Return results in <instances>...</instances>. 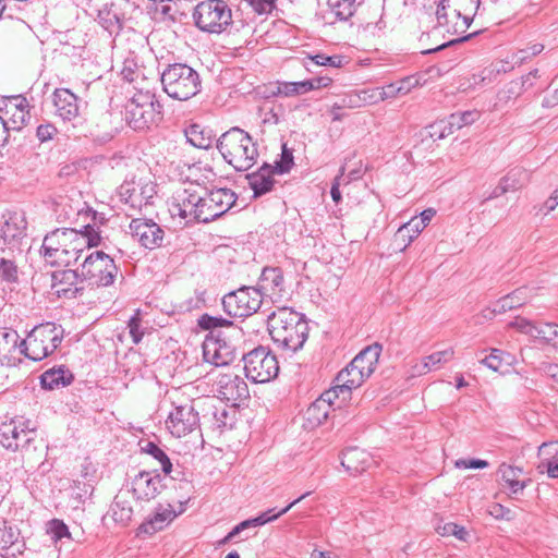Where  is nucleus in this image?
Instances as JSON below:
<instances>
[{"mask_svg": "<svg viewBox=\"0 0 558 558\" xmlns=\"http://www.w3.org/2000/svg\"><path fill=\"white\" fill-rule=\"evenodd\" d=\"M478 118L480 113L477 111H464L452 113L448 119L449 124L457 131L465 125L474 123Z\"/></svg>", "mask_w": 558, "mask_h": 558, "instance_id": "51", "label": "nucleus"}, {"mask_svg": "<svg viewBox=\"0 0 558 558\" xmlns=\"http://www.w3.org/2000/svg\"><path fill=\"white\" fill-rule=\"evenodd\" d=\"M268 330L278 348L295 353L303 348L308 325L303 314L290 307H278L267 317Z\"/></svg>", "mask_w": 558, "mask_h": 558, "instance_id": "2", "label": "nucleus"}, {"mask_svg": "<svg viewBox=\"0 0 558 558\" xmlns=\"http://www.w3.org/2000/svg\"><path fill=\"white\" fill-rule=\"evenodd\" d=\"M47 534L50 536V539L53 544H56L63 537L71 536L68 526L63 523V521L58 519H53L48 522Z\"/></svg>", "mask_w": 558, "mask_h": 558, "instance_id": "53", "label": "nucleus"}, {"mask_svg": "<svg viewBox=\"0 0 558 558\" xmlns=\"http://www.w3.org/2000/svg\"><path fill=\"white\" fill-rule=\"evenodd\" d=\"M424 229L425 226L420 223L417 217H414L398 229L396 239H401L404 242L403 248H405Z\"/></svg>", "mask_w": 558, "mask_h": 558, "instance_id": "42", "label": "nucleus"}, {"mask_svg": "<svg viewBox=\"0 0 558 558\" xmlns=\"http://www.w3.org/2000/svg\"><path fill=\"white\" fill-rule=\"evenodd\" d=\"M160 80L163 92L172 99L180 101L191 99L202 89L198 72L185 63L167 65Z\"/></svg>", "mask_w": 558, "mask_h": 558, "instance_id": "4", "label": "nucleus"}, {"mask_svg": "<svg viewBox=\"0 0 558 558\" xmlns=\"http://www.w3.org/2000/svg\"><path fill=\"white\" fill-rule=\"evenodd\" d=\"M310 494H311L310 492L303 494L301 497H299L298 499H295L292 502H290L287 507L281 509L279 512L275 513V509H269V510L263 512L262 514H259L258 517L252 518L251 519L252 525H254V527H257V526H262V525H264L266 523L275 521L276 519L281 517L282 514L287 513L293 506L299 504L302 499L307 497Z\"/></svg>", "mask_w": 558, "mask_h": 558, "instance_id": "44", "label": "nucleus"}, {"mask_svg": "<svg viewBox=\"0 0 558 558\" xmlns=\"http://www.w3.org/2000/svg\"><path fill=\"white\" fill-rule=\"evenodd\" d=\"M57 132V128L53 124L44 123L37 126L36 136L41 143H44L52 140Z\"/></svg>", "mask_w": 558, "mask_h": 558, "instance_id": "64", "label": "nucleus"}, {"mask_svg": "<svg viewBox=\"0 0 558 558\" xmlns=\"http://www.w3.org/2000/svg\"><path fill=\"white\" fill-rule=\"evenodd\" d=\"M436 531L441 536L453 535L460 541H465L466 535H468V532L465 531V529L463 526H460L452 522H448L442 525H438L436 527Z\"/></svg>", "mask_w": 558, "mask_h": 558, "instance_id": "55", "label": "nucleus"}, {"mask_svg": "<svg viewBox=\"0 0 558 558\" xmlns=\"http://www.w3.org/2000/svg\"><path fill=\"white\" fill-rule=\"evenodd\" d=\"M21 339L16 330L0 328V364L16 366L21 363Z\"/></svg>", "mask_w": 558, "mask_h": 558, "instance_id": "23", "label": "nucleus"}, {"mask_svg": "<svg viewBox=\"0 0 558 558\" xmlns=\"http://www.w3.org/2000/svg\"><path fill=\"white\" fill-rule=\"evenodd\" d=\"M381 345L379 343L371 344L364 348L352 361L353 366L361 369V372L369 377L378 363Z\"/></svg>", "mask_w": 558, "mask_h": 558, "instance_id": "33", "label": "nucleus"}, {"mask_svg": "<svg viewBox=\"0 0 558 558\" xmlns=\"http://www.w3.org/2000/svg\"><path fill=\"white\" fill-rule=\"evenodd\" d=\"M242 337L231 331L214 332L207 336L203 343L204 360L216 366H223L231 363L235 355V340Z\"/></svg>", "mask_w": 558, "mask_h": 558, "instance_id": "10", "label": "nucleus"}, {"mask_svg": "<svg viewBox=\"0 0 558 558\" xmlns=\"http://www.w3.org/2000/svg\"><path fill=\"white\" fill-rule=\"evenodd\" d=\"M163 107L149 90H138L125 108V119L134 130H144L162 119Z\"/></svg>", "mask_w": 558, "mask_h": 558, "instance_id": "6", "label": "nucleus"}, {"mask_svg": "<svg viewBox=\"0 0 558 558\" xmlns=\"http://www.w3.org/2000/svg\"><path fill=\"white\" fill-rule=\"evenodd\" d=\"M556 338H558V325L545 323L536 326L534 339L546 344L556 345L554 342Z\"/></svg>", "mask_w": 558, "mask_h": 558, "instance_id": "50", "label": "nucleus"}, {"mask_svg": "<svg viewBox=\"0 0 558 558\" xmlns=\"http://www.w3.org/2000/svg\"><path fill=\"white\" fill-rule=\"evenodd\" d=\"M73 380L72 373L64 366L53 367L43 373L40 384L43 388L53 390L70 385Z\"/></svg>", "mask_w": 558, "mask_h": 558, "instance_id": "34", "label": "nucleus"}, {"mask_svg": "<svg viewBox=\"0 0 558 558\" xmlns=\"http://www.w3.org/2000/svg\"><path fill=\"white\" fill-rule=\"evenodd\" d=\"M166 426L177 438L184 437L199 426V415L193 402L175 405L168 414Z\"/></svg>", "mask_w": 558, "mask_h": 558, "instance_id": "13", "label": "nucleus"}, {"mask_svg": "<svg viewBox=\"0 0 558 558\" xmlns=\"http://www.w3.org/2000/svg\"><path fill=\"white\" fill-rule=\"evenodd\" d=\"M277 173L272 166L264 163L256 172L246 175L250 187L254 191V196H260L270 192L275 180L272 175Z\"/></svg>", "mask_w": 558, "mask_h": 558, "instance_id": "30", "label": "nucleus"}, {"mask_svg": "<svg viewBox=\"0 0 558 558\" xmlns=\"http://www.w3.org/2000/svg\"><path fill=\"white\" fill-rule=\"evenodd\" d=\"M454 351L452 348H447L441 351L434 352L423 359L422 368L420 374H425L429 371L439 368L442 364L448 363L453 359Z\"/></svg>", "mask_w": 558, "mask_h": 558, "instance_id": "41", "label": "nucleus"}, {"mask_svg": "<svg viewBox=\"0 0 558 558\" xmlns=\"http://www.w3.org/2000/svg\"><path fill=\"white\" fill-rule=\"evenodd\" d=\"M498 473L500 474L502 481L507 484L508 488L512 494L522 493L523 489L529 485L531 480L521 481L520 476L523 473V470L519 466L509 465L506 463H501Z\"/></svg>", "mask_w": 558, "mask_h": 558, "instance_id": "36", "label": "nucleus"}, {"mask_svg": "<svg viewBox=\"0 0 558 558\" xmlns=\"http://www.w3.org/2000/svg\"><path fill=\"white\" fill-rule=\"evenodd\" d=\"M216 147L223 160L236 171H247L258 157L256 143L244 130L234 126L221 134Z\"/></svg>", "mask_w": 558, "mask_h": 558, "instance_id": "3", "label": "nucleus"}, {"mask_svg": "<svg viewBox=\"0 0 558 558\" xmlns=\"http://www.w3.org/2000/svg\"><path fill=\"white\" fill-rule=\"evenodd\" d=\"M19 531L10 525H7V522L0 521V550L8 551L12 548L19 538Z\"/></svg>", "mask_w": 558, "mask_h": 558, "instance_id": "49", "label": "nucleus"}, {"mask_svg": "<svg viewBox=\"0 0 558 558\" xmlns=\"http://www.w3.org/2000/svg\"><path fill=\"white\" fill-rule=\"evenodd\" d=\"M133 515V508L124 494H119L116 496L112 505H111V517L112 519L125 526L130 523Z\"/></svg>", "mask_w": 558, "mask_h": 558, "instance_id": "38", "label": "nucleus"}, {"mask_svg": "<svg viewBox=\"0 0 558 558\" xmlns=\"http://www.w3.org/2000/svg\"><path fill=\"white\" fill-rule=\"evenodd\" d=\"M529 178L530 174L525 169L518 167L511 169L494 189L489 198L499 197L509 191H515L523 187L529 182Z\"/></svg>", "mask_w": 558, "mask_h": 558, "instance_id": "31", "label": "nucleus"}, {"mask_svg": "<svg viewBox=\"0 0 558 558\" xmlns=\"http://www.w3.org/2000/svg\"><path fill=\"white\" fill-rule=\"evenodd\" d=\"M63 339V329L54 323H46L35 326L21 340L22 355L32 361H41L61 344Z\"/></svg>", "mask_w": 558, "mask_h": 558, "instance_id": "5", "label": "nucleus"}, {"mask_svg": "<svg viewBox=\"0 0 558 558\" xmlns=\"http://www.w3.org/2000/svg\"><path fill=\"white\" fill-rule=\"evenodd\" d=\"M293 166V155L292 151L289 150L286 145L282 146V154L279 161H276V165L272 169L279 173L283 174L290 171Z\"/></svg>", "mask_w": 558, "mask_h": 558, "instance_id": "57", "label": "nucleus"}, {"mask_svg": "<svg viewBox=\"0 0 558 558\" xmlns=\"http://www.w3.org/2000/svg\"><path fill=\"white\" fill-rule=\"evenodd\" d=\"M52 96L56 114L63 121H72L78 117V98L70 89L57 88Z\"/></svg>", "mask_w": 558, "mask_h": 558, "instance_id": "27", "label": "nucleus"}, {"mask_svg": "<svg viewBox=\"0 0 558 558\" xmlns=\"http://www.w3.org/2000/svg\"><path fill=\"white\" fill-rule=\"evenodd\" d=\"M313 90V84L308 80L301 82H281L278 83L277 95H283L286 97L302 95Z\"/></svg>", "mask_w": 558, "mask_h": 558, "instance_id": "43", "label": "nucleus"}, {"mask_svg": "<svg viewBox=\"0 0 558 558\" xmlns=\"http://www.w3.org/2000/svg\"><path fill=\"white\" fill-rule=\"evenodd\" d=\"M258 14L271 13L277 0H245Z\"/></svg>", "mask_w": 558, "mask_h": 558, "instance_id": "63", "label": "nucleus"}, {"mask_svg": "<svg viewBox=\"0 0 558 558\" xmlns=\"http://www.w3.org/2000/svg\"><path fill=\"white\" fill-rule=\"evenodd\" d=\"M427 129L429 136L434 140H442L456 131L453 126L449 124V119L435 122Z\"/></svg>", "mask_w": 558, "mask_h": 558, "instance_id": "54", "label": "nucleus"}, {"mask_svg": "<svg viewBox=\"0 0 558 558\" xmlns=\"http://www.w3.org/2000/svg\"><path fill=\"white\" fill-rule=\"evenodd\" d=\"M328 5L340 21H348L355 12V0H328Z\"/></svg>", "mask_w": 558, "mask_h": 558, "instance_id": "47", "label": "nucleus"}, {"mask_svg": "<svg viewBox=\"0 0 558 558\" xmlns=\"http://www.w3.org/2000/svg\"><path fill=\"white\" fill-rule=\"evenodd\" d=\"M202 222L208 223L228 213L235 204L238 196L230 189H215L201 194Z\"/></svg>", "mask_w": 558, "mask_h": 558, "instance_id": "12", "label": "nucleus"}, {"mask_svg": "<svg viewBox=\"0 0 558 558\" xmlns=\"http://www.w3.org/2000/svg\"><path fill=\"white\" fill-rule=\"evenodd\" d=\"M193 19L201 31L220 34L231 24L232 13L223 0H204L195 7Z\"/></svg>", "mask_w": 558, "mask_h": 558, "instance_id": "7", "label": "nucleus"}, {"mask_svg": "<svg viewBox=\"0 0 558 558\" xmlns=\"http://www.w3.org/2000/svg\"><path fill=\"white\" fill-rule=\"evenodd\" d=\"M349 182L350 179L344 177V167H342L339 174L335 178L330 190L331 198L336 204L341 201L340 185L348 184Z\"/></svg>", "mask_w": 558, "mask_h": 558, "instance_id": "60", "label": "nucleus"}, {"mask_svg": "<svg viewBox=\"0 0 558 558\" xmlns=\"http://www.w3.org/2000/svg\"><path fill=\"white\" fill-rule=\"evenodd\" d=\"M215 420V426L218 429L226 428L232 425V418L229 416V411L226 407H221L220 409H216L213 413Z\"/></svg>", "mask_w": 558, "mask_h": 558, "instance_id": "62", "label": "nucleus"}, {"mask_svg": "<svg viewBox=\"0 0 558 558\" xmlns=\"http://www.w3.org/2000/svg\"><path fill=\"white\" fill-rule=\"evenodd\" d=\"M201 201L199 191L196 187L190 186L178 193L169 210L172 216H179L186 219L187 222H202V215L199 213Z\"/></svg>", "mask_w": 558, "mask_h": 558, "instance_id": "15", "label": "nucleus"}, {"mask_svg": "<svg viewBox=\"0 0 558 558\" xmlns=\"http://www.w3.org/2000/svg\"><path fill=\"white\" fill-rule=\"evenodd\" d=\"M19 267L16 263L7 256L0 257V279L5 283H16L19 281Z\"/></svg>", "mask_w": 558, "mask_h": 558, "instance_id": "48", "label": "nucleus"}, {"mask_svg": "<svg viewBox=\"0 0 558 558\" xmlns=\"http://www.w3.org/2000/svg\"><path fill=\"white\" fill-rule=\"evenodd\" d=\"M130 232L141 246L147 250L161 247L165 230L151 219L134 218L129 225Z\"/></svg>", "mask_w": 558, "mask_h": 558, "instance_id": "16", "label": "nucleus"}, {"mask_svg": "<svg viewBox=\"0 0 558 558\" xmlns=\"http://www.w3.org/2000/svg\"><path fill=\"white\" fill-rule=\"evenodd\" d=\"M3 223L0 228V236L4 244L11 245L10 250L25 235L27 221L23 211H8L3 215Z\"/></svg>", "mask_w": 558, "mask_h": 558, "instance_id": "22", "label": "nucleus"}, {"mask_svg": "<svg viewBox=\"0 0 558 558\" xmlns=\"http://www.w3.org/2000/svg\"><path fill=\"white\" fill-rule=\"evenodd\" d=\"M161 481L160 474L142 471L133 478V495L140 500H150L161 492Z\"/></svg>", "mask_w": 558, "mask_h": 558, "instance_id": "26", "label": "nucleus"}, {"mask_svg": "<svg viewBox=\"0 0 558 558\" xmlns=\"http://www.w3.org/2000/svg\"><path fill=\"white\" fill-rule=\"evenodd\" d=\"M536 326L532 320L523 317H517L509 323V327L517 329L519 332L527 335L532 338L535 336Z\"/></svg>", "mask_w": 558, "mask_h": 558, "instance_id": "58", "label": "nucleus"}, {"mask_svg": "<svg viewBox=\"0 0 558 558\" xmlns=\"http://www.w3.org/2000/svg\"><path fill=\"white\" fill-rule=\"evenodd\" d=\"M423 75L422 74H414L407 77H403L402 80L396 82L398 85V88L401 93V95L409 94L412 89L422 86Z\"/></svg>", "mask_w": 558, "mask_h": 558, "instance_id": "56", "label": "nucleus"}, {"mask_svg": "<svg viewBox=\"0 0 558 558\" xmlns=\"http://www.w3.org/2000/svg\"><path fill=\"white\" fill-rule=\"evenodd\" d=\"M451 16L456 19L452 25L453 34H463L469 28L473 15L480 7V0H453Z\"/></svg>", "mask_w": 558, "mask_h": 558, "instance_id": "29", "label": "nucleus"}, {"mask_svg": "<svg viewBox=\"0 0 558 558\" xmlns=\"http://www.w3.org/2000/svg\"><path fill=\"white\" fill-rule=\"evenodd\" d=\"M359 93L360 101L362 107L367 105H375L380 102L379 87L377 88H365Z\"/></svg>", "mask_w": 558, "mask_h": 558, "instance_id": "61", "label": "nucleus"}, {"mask_svg": "<svg viewBox=\"0 0 558 558\" xmlns=\"http://www.w3.org/2000/svg\"><path fill=\"white\" fill-rule=\"evenodd\" d=\"M0 445L8 450L20 451L34 462L44 459L48 448L38 435L36 422L24 416H14L0 424Z\"/></svg>", "mask_w": 558, "mask_h": 558, "instance_id": "1", "label": "nucleus"}, {"mask_svg": "<svg viewBox=\"0 0 558 558\" xmlns=\"http://www.w3.org/2000/svg\"><path fill=\"white\" fill-rule=\"evenodd\" d=\"M338 400V408L344 402H341V397L331 388L324 391L305 411L304 417L307 426L314 428L323 424L329 416L331 411H335V402Z\"/></svg>", "mask_w": 558, "mask_h": 558, "instance_id": "17", "label": "nucleus"}, {"mask_svg": "<svg viewBox=\"0 0 558 558\" xmlns=\"http://www.w3.org/2000/svg\"><path fill=\"white\" fill-rule=\"evenodd\" d=\"M186 140L197 148L207 149L213 145L211 132L199 124H192L185 130Z\"/></svg>", "mask_w": 558, "mask_h": 558, "instance_id": "40", "label": "nucleus"}, {"mask_svg": "<svg viewBox=\"0 0 558 558\" xmlns=\"http://www.w3.org/2000/svg\"><path fill=\"white\" fill-rule=\"evenodd\" d=\"M506 353L498 349H493L490 354L482 360V363L488 368L497 372L499 371L502 361H505ZM507 356H509L507 354Z\"/></svg>", "mask_w": 558, "mask_h": 558, "instance_id": "59", "label": "nucleus"}, {"mask_svg": "<svg viewBox=\"0 0 558 558\" xmlns=\"http://www.w3.org/2000/svg\"><path fill=\"white\" fill-rule=\"evenodd\" d=\"M262 296H269L274 302L281 301L284 296V279L279 267H265L259 277L258 288Z\"/></svg>", "mask_w": 558, "mask_h": 558, "instance_id": "25", "label": "nucleus"}, {"mask_svg": "<svg viewBox=\"0 0 558 558\" xmlns=\"http://www.w3.org/2000/svg\"><path fill=\"white\" fill-rule=\"evenodd\" d=\"M118 271L113 258L102 251H95L85 257L81 276L88 286L100 288L113 284Z\"/></svg>", "mask_w": 558, "mask_h": 558, "instance_id": "8", "label": "nucleus"}, {"mask_svg": "<svg viewBox=\"0 0 558 558\" xmlns=\"http://www.w3.org/2000/svg\"><path fill=\"white\" fill-rule=\"evenodd\" d=\"M368 377L364 375L361 369L353 366L350 362L343 369H341L335 378L332 390L341 397V402H347L351 398L353 389L359 388Z\"/></svg>", "mask_w": 558, "mask_h": 558, "instance_id": "21", "label": "nucleus"}, {"mask_svg": "<svg viewBox=\"0 0 558 558\" xmlns=\"http://www.w3.org/2000/svg\"><path fill=\"white\" fill-rule=\"evenodd\" d=\"M28 101L23 95L11 96L0 100V116L4 117L7 133L21 131L29 120Z\"/></svg>", "mask_w": 558, "mask_h": 558, "instance_id": "14", "label": "nucleus"}, {"mask_svg": "<svg viewBox=\"0 0 558 558\" xmlns=\"http://www.w3.org/2000/svg\"><path fill=\"white\" fill-rule=\"evenodd\" d=\"M530 290L526 287L519 288L513 292L500 298L493 307L494 314H504L508 311L518 308L529 300Z\"/></svg>", "mask_w": 558, "mask_h": 558, "instance_id": "35", "label": "nucleus"}, {"mask_svg": "<svg viewBox=\"0 0 558 558\" xmlns=\"http://www.w3.org/2000/svg\"><path fill=\"white\" fill-rule=\"evenodd\" d=\"M198 326L204 330H209L208 336H213L216 332L231 331L232 333L240 335L241 329L234 325L231 320L210 316L208 314H204L198 319Z\"/></svg>", "mask_w": 558, "mask_h": 558, "instance_id": "37", "label": "nucleus"}, {"mask_svg": "<svg viewBox=\"0 0 558 558\" xmlns=\"http://www.w3.org/2000/svg\"><path fill=\"white\" fill-rule=\"evenodd\" d=\"M216 386L220 397L228 401L236 402L250 396L246 383L234 373L219 374L216 379Z\"/></svg>", "mask_w": 558, "mask_h": 558, "instance_id": "19", "label": "nucleus"}, {"mask_svg": "<svg viewBox=\"0 0 558 558\" xmlns=\"http://www.w3.org/2000/svg\"><path fill=\"white\" fill-rule=\"evenodd\" d=\"M155 194V187L150 183L142 184L135 180L124 181L118 187V195L122 202L130 204L131 207H142L147 205Z\"/></svg>", "mask_w": 558, "mask_h": 558, "instance_id": "20", "label": "nucleus"}, {"mask_svg": "<svg viewBox=\"0 0 558 558\" xmlns=\"http://www.w3.org/2000/svg\"><path fill=\"white\" fill-rule=\"evenodd\" d=\"M52 289L58 296L76 298L85 290L83 276L73 269L56 270L51 275Z\"/></svg>", "mask_w": 558, "mask_h": 558, "instance_id": "18", "label": "nucleus"}, {"mask_svg": "<svg viewBox=\"0 0 558 558\" xmlns=\"http://www.w3.org/2000/svg\"><path fill=\"white\" fill-rule=\"evenodd\" d=\"M311 60L317 65L330 66L336 69L342 68L345 63H348L347 58L341 54L326 56L324 53H317L315 56H312Z\"/></svg>", "mask_w": 558, "mask_h": 558, "instance_id": "52", "label": "nucleus"}, {"mask_svg": "<svg viewBox=\"0 0 558 558\" xmlns=\"http://www.w3.org/2000/svg\"><path fill=\"white\" fill-rule=\"evenodd\" d=\"M310 494H311L310 492L303 494L301 497H299L298 499H295L292 502H290L287 507L281 509L279 512L275 513V509H269V510L263 512L262 514H259L258 517L252 518L251 519L252 525H254V527H257V526H262V525H264L266 523L275 521L276 519L281 517L282 514L287 513L293 506L299 504L302 499L307 497Z\"/></svg>", "mask_w": 558, "mask_h": 558, "instance_id": "45", "label": "nucleus"}, {"mask_svg": "<svg viewBox=\"0 0 558 558\" xmlns=\"http://www.w3.org/2000/svg\"><path fill=\"white\" fill-rule=\"evenodd\" d=\"M185 507L184 502L180 501L179 510H174L173 507L168 505H159L156 508L155 514L151 519H149L145 524V531H160L165 526H167L170 522H172L179 514L184 512Z\"/></svg>", "mask_w": 558, "mask_h": 558, "instance_id": "32", "label": "nucleus"}, {"mask_svg": "<svg viewBox=\"0 0 558 558\" xmlns=\"http://www.w3.org/2000/svg\"><path fill=\"white\" fill-rule=\"evenodd\" d=\"M245 375L253 383H268L279 372L278 361L268 348L257 347L243 355Z\"/></svg>", "mask_w": 558, "mask_h": 558, "instance_id": "9", "label": "nucleus"}, {"mask_svg": "<svg viewBox=\"0 0 558 558\" xmlns=\"http://www.w3.org/2000/svg\"><path fill=\"white\" fill-rule=\"evenodd\" d=\"M64 229H57L47 234L43 241L40 253L46 263L51 266H61L62 258L65 257L66 236Z\"/></svg>", "mask_w": 558, "mask_h": 558, "instance_id": "24", "label": "nucleus"}, {"mask_svg": "<svg viewBox=\"0 0 558 558\" xmlns=\"http://www.w3.org/2000/svg\"><path fill=\"white\" fill-rule=\"evenodd\" d=\"M66 243L78 254L90 247H96L100 244L99 231L94 229L90 225L84 226V231L75 229H64Z\"/></svg>", "mask_w": 558, "mask_h": 558, "instance_id": "28", "label": "nucleus"}, {"mask_svg": "<svg viewBox=\"0 0 558 558\" xmlns=\"http://www.w3.org/2000/svg\"><path fill=\"white\" fill-rule=\"evenodd\" d=\"M262 303V290L253 287H242L222 298L223 311L231 317H248L260 308Z\"/></svg>", "mask_w": 558, "mask_h": 558, "instance_id": "11", "label": "nucleus"}, {"mask_svg": "<svg viewBox=\"0 0 558 558\" xmlns=\"http://www.w3.org/2000/svg\"><path fill=\"white\" fill-rule=\"evenodd\" d=\"M451 2H453V0H435L438 24L446 27L447 32L452 33V25L456 19L451 16V10L453 9L451 8Z\"/></svg>", "mask_w": 558, "mask_h": 558, "instance_id": "46", "label": "nucleus"}, {"mask_svg": "<svg viewBox=\"0 0 558 558\" xmlns=\"http://www.w3.org/2000/svg\"><path fill=\"white\" fill-rule=\"evenodd\" d=\"M366 454L357 448H350L343 452L341 465L352 475L365 470Z\"/></svg>", "mask_w": 558, "mask_h": 558, "instance_id": "39", "label": "nucleus"}]
</instances>
